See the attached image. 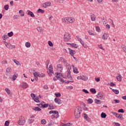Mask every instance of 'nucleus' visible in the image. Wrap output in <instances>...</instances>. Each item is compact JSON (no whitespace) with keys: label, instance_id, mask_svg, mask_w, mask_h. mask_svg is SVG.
Listing matches in <instances>:
<instances>
[{"label":"nucleus","instance_id":"ddd939ff","mask_svg":"<svg viewBox=\"0 0 126 126\" xmlns=\"http://www.w3.org/2000/svg\"><path fill=\"white\" fill-rule=\"evenodd\" d=\"M63 39L65 42H68L70 39V34L68 32H65L64 34Z\"/></svg>","mask_w":126,"mask_h":126},{"label":"nucleus","instance_id":"6ab92c4d","mask_svg":"<svg viewBox=\"0 0 126 126\" xmlns=\"http://www.w3.org/2000/svg\"><path fill=\"white\" fill-rule=\"evenodd\" d=\"M54 102L56 103V104H58V105H62V104H63V101L60 98H55L54 99Z\"/></svg>","mask_w":126,"mask_h":126},{"label":"nucleus","instance_id":"ea45409f","mask_svg":"<svg viewBox=\"0 0 126 126\" xmlns=\"http://www.w3.org/2000/svg\"><path fill=\"white\" fill-rule=\"evenodd\" d=\"M37 13H45V10L42 9H38L37 11Z\"/></svg>","mask_w":126,"mask_h":126},{"label":"nucleus","instance_id":"bb28decb","mask_svg":"<svg viewBox=\"0 0 126 126\" xmlns=\"http://www.w3.org/2000/svg\"><path fill=\"white\" fill-rule=\"evenodd\" d=\"M28 15H29L30 16H31V17H35V15H34V13H33L32 12V11H30V10H28V13H27Z\"/></svg>","mask_w":126,"mask_h":126},{"label":"nucleus","instance_id":"aec40b11","mask_svg":"<svg viewBox=\"0 0 126 126\" xmlns=\"http://www.w3.org/2000/svg\"><path fill=\"white\" fill-rule=\"evenodd\" d=\"M88 34L90 35L91 36H96L97 34H96V32H94V31H92V30H90L88 31Z\"/></svg>","mask_w":126,"mask_h":126},{"label":"nucleus","instance_id":"9d476101","mask_svg":"<svg viewBox=\"0 0 126 126\" xmlns=\"http://www.w3.org/2000/svg\"><path fill=\"white\" fill-rule=\"evenodd\" d=\"M41 5L42 7H43V8H47V7L52 6V2H51L50 1H46L44 3H42Z\"/></svg>","mask_w":126,"mask_h":126},{"label":"nucleus","instance_id":"4c0bfd02","mask_svg":"<svg viewBox=\"0 0 126 126\" xmlns=\"http://www.w3.org/2000/svg\"><path fill=\"white\" fill-rule=\"evenodd\" d=\"M55 108H56V107L54 106L53 104H50L49 105L48 109H49V110H54V109H55Z\"/></svg>","mask_w":126,"mask_h":126},{"label":"nucleus","instance_id":"09e8293b","mask_svg":"<svg viewBox=\"0 0 126 126\" xmlns=\"http://www.w3.org/2000/svg\"><path fill=\"white\" fill-rule=\"evenodd\" d=\"M98 47L99 49H100V50H102V51H105V48L103 47V45L102 44L98 45Z\"/></svg>","mask_w":126,"mask_h":126},{"label":"nucleus","instance_id":"6e6d98bb","mask_svg":"<svg viewBox=\"0 0 126 126\" xmlns=\"http://www.w3.org/2000/svg\"><path fill=\"white\" fill-rule=\"evenodd\" d=\"M33 100L36 103H39V102L40 101L38 97H34V99Z\"/></svg>","mask_w":126,"mask_h":126},{"label":"nucleus","instance_id":"f3484780","mask_svg":"<svg viewBox=\"0 0 126 126\" xmlns=\"http://www.w3.org/2000/svg\"><path fill=\"white\" fill-rule=\"evenodd\" d=\"M83 116L84 119H85V120H86V121H87V122L88 123H90V122H91V119L89 118L88 115L86 113H83Z\"/></svg>","mask_w":126,"mask_h":126},{"label":"nucleus","instance_id":"cd10ccee","mask_svg":"<svg viewBox=\"0 0 126 126\" xmlns=\"http://www.w3.org/2000/svg\"><path fill=\"white\" fill-rule=\"evenodd\" d=\"M32 110H33V111H35V112H41V111H42V109L38 107H33L32 108Z\"/></svg>","mask_w":126,"mask_h":126},{"label":"nucleus","instance_id":"1a4fd4ad","mask_svg":"<svg viewBox=\"0 0 126 126\" xmlns=\"http://www.w3.org/2000/svg\"><path fill=\"white\" fill-rule=\"evenodd\" d=\"M105 94L103 93H98L96 95V98L99 100H104L105 99Z\"/></svg>","mask_w":126,"mask_h":126},{"label":"nucleus","instance_id":"4d7b16f0","mask_svg":"<svg viewBox=\"0 0 126 126\" xmlns=\"http://www.w3.org/2000/svg\"><path fill=\"white\" fill-rule=\"evenodd\" d=\"M4 126H9V121H6L5 123H4Z\"/></svg>","mask_w":126,"mask_h":126},{"label":"nucleus","instance_id":"473e14b6","mask_svg":"<svg viewBox=\"0 0 126 126\" xmlns=\"http://www.w3.org/2000/svg\"><path fill=\"white\" fill-rule=\"evenodd\" d=\"M12 61H13V62H14V63H16V64L17 65H19V66L21 65V64L19 62V61H17V60H16V59H13Z\"/></svg>","mask_w":126,"mask_h":126},{"label":"nucleus","instance_id":"6e6552de","mask_svg":"<svg viewBox=\"0 0 126 126\" xmlns=\"http://www.w3.org/2000/svg\"><path fill=\"white\" fill-rule=\"evenodd\" d=\"M60 60L63 62V63H64L65 66H66L67 69L70 68V67H71V66H70V64H69V63H67L66 60L63 59V57L60 58Z\"/></svg>","mask_w":126,"mask_h":126},{"label":"nucleus","instance_id":"f257e3e1","mask_svg":"<svg viewBox=\"0 0 126 126\" xmlns=\"http://www.w3.org/2000/svg\"><path fill=\"white\" fill-rule=\"evenodd\" d=\"M61 21L64 24H72L75 22V19L72 17H65L62 18Z\"/></svg>","mask_w":126,"mask_h":126},{"label":"nucleus","instance_id":"e2e57ef3","mask_svg":"<svg viewBox=\"0 0 126 126\" xmlns=\"http://www.w3.org/2000/svg\"><path fill=\"white\" fill-rule=\"evenodd\" d=\"M31 97L32 98L33 100L36 98V96L35 95V94H31Z\"/></svg>","mask_w":126,"mask_h":126},{"label":"nucleus","instance_id":"3c124183","mask_svg":"<svg viewBox=\"0 0 126 126\" xmlns=\"http://www.w3.org/2000/svg\"><path fill=\"white\" fill-rule=\"evenodd\" d=\"M55 95L57 98H59V97H61V96H62V94H61V93H59L58 94L55 93Z\"/></svg>","mask_w":126,"mask_h":126},{"label":"nucleus","instance_id":"f8f14e48","mask_svg":"<svg viewBox=\"0 0 126 126\" xmlns=\"http://www.w3.org/2000/svg\"><path fill=\"white\" fill-rule=\"evenodd\" d=\"M47 72L49 76H52V74H54V70H53V65H50L48 69H47Z\"/></svg>","mask_w":126,"mask_h":126},{"label":"nucleus","instance_id":"774afa93","mask_svg":"<svg viewBox=\"0 0 126 126\" xmlns=\"http://www.w3.org/2000/svg\"><path fill=\"white\" fill-rule=\"evenodd\" d=\"M94 79L96 82H100V78H95Z\"/></svg>","mask_w":126,"mask_h":126},{"label":"nucleus","instance_id":"e433bc0d","mask_svg":"<svg viewBox=\"0 0 126 126\" xmlns=\"http://www.w3.org/2000/svg\"><path fill=\"white\" fill-rule=\"evenodd\" d=\"M90 92H91V93H93V94H96V93L97 92L96 91V90L94 88L90 89Z\"/></svg>","mask_w":126,"mask_h":126},{"label":"nucleus","instance_id":"c85d7f7f","mask_svg":"<svg viewBox=\"0 0 126 126\" xmlns=\"http://www.w3.org/2000/svg\"><path fill=\"white\" fill-rule=\"evenodd\" d=\"M25 46L26 48H29L31 47V43L30 42L28 41L25 43Z\"/></svg>","mask_w":126,"mask_h":126},{"label":"nucleus","instance_id":"13d9d810","mask_svg":"<svg viewBox=\"0 0 126 126\" xmlns=\"http://www.w3.org/2000/svg\"><path fill=\"white\" fill-rule=\"evenodd\" d=\"M113 101H114V104H119L120 103V100L118 99H114Z\"/></svg>","mask_w":126,"mask_h":126},{"label":"nucleus","instance_id":"7ed1b4c3","mask_svg":"<svg viewBox=\"0 0 126 126\" xmlns=\"http://www.w3.org/2000/svg\"><path fill=\"white\" fill-rule=\"evenodd\" d=\"M56 76L53 78V80L54 81H56L57 80H60V81H61V82H62L63 83V82H64V80H63V78H61L60 76H63V74H62V73H59V72H57L56 73Z\"/></svg>","mask_w":126,"mask_h":126},{"label":"nucleus","instance_id":"bf43d9fd","mask_svg":"<svg viewBox=\"0 0 126 126\" xmlns=\"http://www.w3.org/2000/svg\"><path fill=\"white\" fill-rule=\"evenodd\" d=\"M16 78H17V76L16 75H14L12 76V80L13 81H14V80H15L16 79Z\"/></svg>","mask_w":126,"mask_h":126},{"label":"nucleus","instance_id":"0e129e2a","mask_svg":"<svg viewBox=\"0 0 126 126\" xmlns=\"http://www.w3.org/2000/svg\"><path fill=\"white\" fill-rule=\"evenodd\" d=\"M110 86H111V87H114V86H116V84H115L114 83L111 82L109 84Z\"/></svg>","mask_w":126,"mask_h":126},{"label":"nucleus","instance_id":"dca6fc26","mask_svg":"<svg viewBox=\"0 0 126 126\" xmlns=\"http://www.w3.org/2000/svg\"><path fill=\"white\" fill-rule=\"evenodd\" d=\"M109 34L108 33L104 32L101 36V39L105 41L106 40H108V38H109Z\"/></svg>","mask_w":126,"mask_h":126},{"label":"nucleus","instance_id":"603ef678","mask_svg":"<svg viewBox=\"0 0 126 126\" xmlns=\"http://www.w3.org/2000/svg\"><path fill=\"white\" fill-rule=\"evenodd\" d=\"M8 38V36H7V35L4 34L2 36V39L4 40V41H5L6 39H7Z\"/></svg>","mask_w":126,"mask_h":126},{"label":"nucleus","instance_id":"a18cd8bd","mask_svg":"<svg viewBox=\"0 0 126 126\" xmlns=\"http://www.w3.org/2000/svg\"><path fill=\"white\" fill-rule=\"evenodd\" d=\"M48 45L49 47H54V44L51 40H49L48 42Z\"/></svg>","mask_w":126,"mask_h":126},{"label":"nucleus","instance_id":"4be33fe9","mask_svg":"<svg viewBox=\"0 0 126 126\" xmlns=\"http://www.w3.org/2000/svg\"><path fill=\"white\" fill-rule=\"evenodd\" d=\"M68 50L69 51V55L72 57H73L75 54V51L74 50H72L71 49L68 48Z\"/></svg>","mask_w":126,"mask_h":126},{"label":"nucleus","instance_id":"4468645a","mask_svg":"<svg viewBox=\"0 0 126 126\" xmlns=\"http://www.w3.org/2000/svg\"><path fill=\"white\" fill-rule=\"evenodd\" d=\"M70 70H71V67L67 68V77L70 80H72V76L70 75L71 73V71Z\"/></svg>","mask_w":126,"mask_h":126},{"label":"nucleus","instance_id":"c03bdc74","mask_svg":"<svg viewBox=\"0 0 126 126\" xmlns=\"http://www.w3.org/2000/svg\"><path fill=\"white\" fill-rule=\"evenodd\" d=\"M76 38H77L78 41H79V42H80V43H81L82 41H83V40H82L81 37H80V36H79L78 35L76 36Z\"/></svg>","mask_w":126,"mask_h":126},{"label":"nucleus","instance_id":"5701e85b","mask_svg":"<svg viewBox=\"0 0 126 126\" xmlns=\"http://www.w3.org/2000/svg\"><path fill=\"white\" fill-rule=\"evenodd\" d=\"M80 44L85 49H87L88 48V45H87V44L85 43V41H84V40H83L81 42H80Z\"/></svg>","mask_w":126,"mask_h":126},{"label":"nucleus","instance_id":"052dcab7","mask_svg":"<svg viewBox=\"0 0 126 126\" xmlns=\"http://www.w3.org/2000/svg\"><path fill=\"white\" fill-rule=\"evenodd\" d=\"M9 8V6H8V5H5L4 6V8L5 10H8Z\"/></svg>","mask_w":126,"mask_h":126},{"label":"nucleus","instance_id":"de8ad7c7","mask_svg":"<svg viewBox=\"0 0 126 126\" xmlns=\"http://www.w3.org/2000/svg\"><path fill=\"white\" fill-rule=\"evenodd\" d=\"M112 91L113 92H114V93H115V94H118L120 93V91H119V90H118L112 89Z\"/></svg>","mask_w":126,"mask_h":126},{"label":"nucleus","instance_id":"58836bf2","mask_svg":"<svg viewBox=\"0 0 126 126\" xmlns=\"http://www.w3.org/2000/svg\"><path fill=\"white\" fill-rule=\"evenodd\" d=\"M19 13H20V16H22V17H23V16H24V12H23V10H20L19 11Z\"/></svg>","mask_w":126,"mask_h":126},{"label":"nucleus","instance_id":"49530a36","mask_svg":"<svg viewBox=\"0 0 126 126\" xmlns=\"http://www.w3.org/2000/svg\"><path fill=\"white\" fill-rule=\"evenodd\" d=\"M88 104H92L93 103V99L91 98H89L87 100Z\"/></svg>","mask_w":126,"mask_h":126},{"label":"nucleus","instance_id":"a19ab883","mask_svg":"<svg viewBox=\"0 0 126 126\" xmlns=\"http://www.w3.org/2000/svg\"><path fill=\"white\" fill-rule=\"evenodd\" d=\"M71 46L75 49H77V48H78V45L74 43H71Z\"/></svg>","mask_w":126,"mask_h":126},{"label":"nucleus","instance_id":"9b49d317","mask_svg":"<svg viewBox=\"0 0 126 126\" xmlns=\"http://www.w3.org/2000/svg\"><path fill=\"white\" fill-rule=\"evenodd\" d=\"M3 43L7 49H15V45H12L10 43L6 42L5 41H3Z\"/></svg>","mask_w":126,"mask_h":126},{"label":"nucleus","instance_id":"393cba45","mask_svg":"<svg viewBox=\"0 0 126 126\" xmlns=\"http://www.w3.org/2000/svg\"><path fill=\"white\" fill-rule=\"evenodd\" d=\"M61 126H72V123H61Z\"/></svg>","mask_w":126,"mask_h":126},{"label":"nucleus","instance_id":"39448f33","mask_svg":"<svg viewBox=\"0 0 126 126\" xmlns=\"http://www.w3.org/2000/svg\"><path fill=\"white\" fill-rule=\"evenodd\" d=\"M33 76L36 81H38V77H45L46 75L44 73L40 72H35L33 73Z\"/></svg>","mask_w":126,"mask_h":126},{"label":"nucleus","instance_id":"412c9836","mask_svg":"<svg viewBox=\"0 0 126 126\" xmlns=\"http://www.w3.org/2000/svg\"><path fill=\"white\" fill-rule=\"evenodd\" d=\"M36 30L39 33H43V32H44V29L43 28H42V27H40V26H38L36 28Z\"/></svg>","mask_w":126,"mask_h":126},{"label":"nucleus","instance_id":"2eb2a0df","mask_svg":"<svg viewBox=\"0 0 126 126\" xmlns=\"http://www.w3.org/2000/svg\"><path fill=\"white\" fill-rule=\"evenodd\" d=\"M63 69V67L61 64H58L57 65V70L58 72H62Z\"/></svg>","mask_w":126,"mask_h":126},{"label":"nucleus","instance_id":"f704fd0d","mask_svg":"<svg viewBox=\"0 0 126 126\" xmlns=\"http://www.w3.org/2000/svg\"><path fill=\"white\" fill-rule=\"evenodd\" d=\"M94 102L95 103V104H97L99 105L100 104H101L102 102H101V100H100V99H94Z\"/></svg>","mask_w":126,"mask_h":126},{"label":"nucleus","instance_id":"f03ea898","mask_svg":"<svg viewBox=\"0 0 126 126\" xmlns=\"http://www.w3.org/2000/svg\"><path fill=\"white\" fill-rule=\"evenodd\" d=\"M82 113V108L80 106H77L75 108L74 112V116L75 119H79L80 115Z\"/></svg>","mask_w":126,"mask_h":126},{"label":"nucleus","instance_id":"b1692460","mask_svg":"<svg viewBox=\"0 0 126 126\" xmlns=\"http://www.w3.org/2000/svg\"><path fill=\"white\" fill-rule=\"evenodd\" d=\"M11 72H12V69H11V68L8 67L6 69V75H9Z\"/></svg>","mask_w":126,"mask_h":126},{"label":"nucleus","instance_id":"a878e982","mask_svg":"<svg viewBox=\"0 0 126 126\" xmlns=\"http://www.w3.org/2000/svg\"><path fill=\"white\" fill-rule=\"evenodd\" d=\"M5 92L7 93L8 96H11L12 95L11 91H10V90H9V89L6 88L5 89Z\"/></svg>","mask_w":126,"mask_h":126},{"label":"nucleus","instance_id":"c756f323","mask_svg":"<svg viewBox=\"0 0 126 126\" xmlns=\"http://www.w3.org/2000/svg\"><path fill=\"white\" fill-rule=\"evenodd\" d=\"M122 77H123L122 76V75L121 74H118V76H117L116 78H117V80L119 81V82H121Z\"/></svg>","mask_w":126,"mask_h":126},{"label":"nucleus","instance_id":"69168bd1","mask_svg":"<svg viewBox=\"0 0 126 126\" xmlns=\"http://www.w3.org/2000/svg\"><path fill=\"white\" fill-rule=\"evenodd\" d=\"M1 63L3 64H6V63H7V61L5 60H3L2 62H1Z\"/></svg>","mask_w":126,"mask_h":126},{"label":"nucleus","instance_id":"5fc2aeb1","mask_svg":"<svg viewBox=\"0 0 126 126\" xmlns=\"http://www.w3.org/2000/svg\"><path fill=\"white\" fill-rule=\"evenodd\" d=\"M82 91V92H83L84 93H85L86 94H89V92H88L87 90L83 89Z\"/></svg>","mask_w":126,"mask_h":126},{"label":"nucleus","instance_id":"338daca9","mask_svg":"<svg viewBox=\"0 0 126 126\" xmlns=\"http://www.w3.org/2000/svg\"><path fill=\"white\" fill-rule=\"evenodd\" d=\"M118 113H125V111H124L123 109H120L118 110Z\"/></svg>","mask_w":126,"mask_h":126},{"label":"nucleus","instance_id":"37998d69","mask_svg":"<svg viewBox=\"0 0 126 126\" xmlns=\"http://www.w3.org/2000/svg\"><path fill=\"white\" fill-rule=\"evenodd\" d=\"M41 125H46L47 124V121L46 119H42L40 121Z\"/></svg>","mask_w":126,"mask_h":126},{"label":"nucleus","instance_id":"c9c22d12","mask_svg":"<svg viewBox=\"0 0 126 126\" xmlns=\"http://www.w3.org/2000/svg\"><path fill=\"white\" fill-rule=\"evenodd\" d=\"M73 72L75 73V74H78V73H79V71H78V69H77V67L73 68Z\"/></svg>","mask_w":126,"mask_h":126},{"label":"nucleus","instance_id":"0eeeda50","mask_svg":"<svg viewBox=\"0 0 126 126\" xmlns=\"http://www.w3.org/2000/svg\"><path fill=\"white\" fill-rule=\"evenodd\" d=\"M77 79L78 80H83V81H87L88 80V77L87 76L80 75L77 76Z\"/></svg>","mask_w":126,"mask_h":126},{"label":"nucleus","instance_id":"2f4dec72","mask_svg":"<svg viewBox=\"0 0 126 126\" xmlns=\"http://www.w3.org/2000/svg\"><path fill=\"white\" fill-rule=\"evenodd\" d=\"M95 31L97 33H100V32H101V28H100V27L96 26L95 27Z\"/></svg>","mask_w":126,"mask_h":126},{"label":"nucleus","instance_id":"20e7f679","mask_svg":"<svg viewBox=\"0 0 126 126\" xmlns=\"http://www.w3.org/2000/svg\"><path fill=\"white\" fill-rule=\"evenodd\" d=\"M26 123V119H25V117L23 116H20L19 118V121L17 122L18 125L19 126H24Z\"/></svg>","mask_w":126,"mask_h":126},{"label":"nucleus","instance_id":"79ce46f5","mask_svg":"<svg viewBox=\"0 0 126 126\" xmlns=\"http://www.w3.org/2000/svg\"><path fill=\"white\" fill-rule=\"evenodd\" d=\"M106 117H107V115H106V113L102 112L101 114V117L102 119H106Z\"/></svg>","mask_w":126,"mask_h":126},{"label":"nucleus","instance_id":"72a5a7b5","mask_svg":"<svg viewBox=\"0 0 126 126\" xmlns=\"http://www.w3.org/2000/svg\"><path fill=\"white\" fill-rule=\"evenodd\" d=\"M116 118L119 119V120H124V118L123 117V114H119L117 113L116 115Z\"/></svg>","mask_w":126,"mask_h":126},{"label":"nucleus","instance_id":"864d4df0","mask_svg":"<svg viewBox=\"0 0 126 126\" xmlns=\"http://www.w3.org/2000/svg\"><path fill=\"white\" fill-rule=\"evenodd\" d=\"M8 37H12L13 36V32H11L7 33Z\"/></svg>","mask_w":126,"mask_h":126},{"label":"nucleus","instance_id":"a211bd4d","mask_svg":"<svg viewBox=\"0 0 126 126\" xmlns=\"http://www.w3.org/2000/svg\"><path fill=\"white\" fill-rule=\"evenodd\" d=\"M29 86V85L26 82H22L21 84V87L24 89H26L27 88H28Z\"/></svg>","mask_w":126,"mask_h":126},{"label":"nucleus","instance_id":"7c9ffc66","mask_svg":"<svg viewBox=\"0 0 126 126\" xmlns=\"http://www.w3.org/2000/svg\"><path fill=\"white\" fill-rule=\"evenodd\" d=\"M91 19L92 21H96V16L94 14H92L91 15Z\"/></svg>","mask_w":126,"mask_h":126},{"label":"nucleus","instance_id":"680f3d73","mask_svg":"<svg viewBox=\"0 0 126 126\" xmlns=\"http://www.w3.org/2000/svg\"><path fill=\"white\" fill-rule=\"evenodd\" d=\"M14 19H19V16L17 15H14L13 16Z\"/></svg>","mask_w":126,"mask_h":126},{"label":"nucleus","instance_id":"423d86ee","mask_svg":"<svg viewBox=\"0 0 126 126\" xmlns=\"http://www.w3.org/2000/svg\"><path fill=\"white\" fill-rule=\"evenodd\" d=\"M49 114L50 115H52V114H53V115H52L51 117V119L52 120H53V119H58V118H59V117H60V116L59 115V112H58L57 111H54V110H51L50 111H49Z\"/></svg>","mask_w":126,"mask_h":126},{"label":"nucleus","instance_id":"8fccbe9b","mask_svg":"<svg viewBox=\"0 0 126 126\" xmlns=\"http://www.w3.org/2000/svg\"><path fill=\"white\" fill-rule=\"evenodd\" d=\"M34 119H30L28 120V123L29 124H33V123H34Z\"/></svg>","mask_w":126,"mask_h":126}]
</instances>
